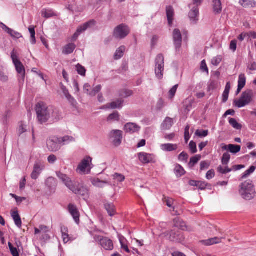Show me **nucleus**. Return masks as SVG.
<instances>
[{
    "label": "nucleus",
    "instance_id": "nucleus-14",
    "mask_svg": "<svg viewBox=\"0 0 256 256\" xmlns=\"http://www.w3.org/2000/svg\"><path fill=\"white\" fill-rule=\"evenodd\" d=\"M44 168V166L42 163L40 162L35 163L33 171L31 174L32 178L34 180L37 179Z\"/></svg>",
    "mask_w": 256,
    "mask_h": 256
},
{
    "label": "nucleus",
    "instance_id": "nucleus-62",
    "mask_svg": "<svg viewBox=\"0 0 256 256\" xmlns=\"http://www.w3.org/2000/svg\"><path fill=\"white\" fill-rule=\"evenodd\" d=\"M237 47V41L236 40H232L231 41L230 48L232 52H235L236 50Z\"/></svg>",
    "mask_w": 256,
    "mask_h": 256
},
{
    "label": "nucleus",
    "instance_id": "nucleus-61",
    "mask_svg": "<svg viewBox=\"0 0 256 256\" xmlns=\"http://www.w3.org/2000/svg\"><path fill=\"white\" fill-rule=\"evenodd\" d=\"M200 69L203 72H206L207 74H208V68L205 60H203L201 62Z\"/></svg>",
    "mask_w": 256,
    "mask_h": 256
},
{
    "label": "nucleus",
    "instance_id": "nucleus-52",
    "mask_svg": "<svg viewBox=\"0 0 256 256\" xmlns=\"http://www.w3.org/2000/svg\"><path fill=\"white\" fill-rule=\"evenodd\" d=\"M188 158V154L184 152H183L182 153H180L179 154L178 157V159L180 161L184 162H187Z\"/></svg>",
    "mask_w": 256,
    "mask_h": 256
},
{
    "label": "nucleus",
    "instance_id": "nucleus-24",
    "mask_svg": "<svg viewBox=\"0 0 256 256\" xmlns=\"http://www.w3.org/2000/svg\"><path fill=\"white\" fill-rule=\"evenodd\" d=\"M225 237L218 238L214 237L207 240H202V242L206 246H211L214 244H218L222 242V239L225 238Z\"/></svg>",
    "mask_w": 256,
    "mask_h": 256
},
{
    "label": "nucleus",
    "instance_id": "nucleus-51",
    "mask_svg": "<svg viewBox=\"0 0 256 256\" xmlns=\"http://www.w3.org/2000/svg\"><path fill=\"white\" fill-rule=\"evenodd\" d=\"M218 171L222 174H226L232 171V169L227 166L223 168L220 166L218 168Z\"/></svg>",
    "mask_w": 256,
    "mask_h": 256
},
{
    "label": "nucleus",
    "instance_id": "nucleus-7",
    "mask_svg": "<svg viewBox=\"0 0 256 256\" xmlns=\"http://www.w3.org/2000/svg\"><path fill=\"white\" fill-rule=\"evenodd\" d=\"M130 28L126 24H120L116 26L113 32V36L116 39L122 40L130 33Z\"/></svg>",
    "mask_w": 256,
    "mask_h": 256
},
{
    "label": "nucleus",
    "instance_id": "nucleus-40",
    "mask_svg": "<svg viewBox=\"0 0 256 256\" xmlns=\"http://www.w3.org/2000/svg\"><path fill=\"white\" fill-rule=\"evenodd\" d=\"M175 174L177 176H181L184 174V168L180 164L177 165L174 168Z\"/></svg>",
    "mask_w": 256,
    "mask_h": 256
},
{
    "label": "nucleus",
    "instance_id": "nucleus-45",
    "mask_svg": "<svg viewBox=\"0 0 256 256\" xmlns=\"http://www.w3.org/2000/svg\"><path fill=\"white\" fill-rule=\"evenodd\" d=\"M102 86L101 85L99 84L96 86V87L94 88L92 91L90 92V96H95L97 94H98L102 90Z\"/></svg>",
    "mask_w": 256,
    "mask_h": 256
},
{
    "label": "nucleus",
    "instance_id": "nucleus-23",
    "mask_svg": "<svg viewBox=\"0 0 256 256\" xmlns=\"http://www.w3.org/2000/svg\"><path fill=\"white\" fill-rule=\"evenodd\" d=\"M166 16L168 24L170 26L172 24L174 10L172 6H168L166 8Z\"/></svg>",
    "mask_w": 256,
    "mask_h": 256
},
{
    "label": "nucleus",
    "instance_id": "nucleus-50",
    "mask_svg": "<svg viewBox=\"0 0 256 256\" xmlns=\"http://www.w3.org/2000/svg\"><path fill=\"white\" fill-rule=\"evenodd\" d=\"M92 184L94 186L97 187H102L104 184H106V182L102 181L98 178L94 179L92 181Z\"/></svg>",
    "mask_w": 256,
    "mask_h": 256
},
{
    "label": "nucleus",
    "instance_id": "nucleus-29",
    "mask_svg": "<svg viewBox=\"0 0 256 256\" xmlns=\"http://www.w3.org/2000/svg\"><path fill=\"white\" fill-rule=\"evenodd\" d=\"M60 140V145H65L69 144L70 142L74 141V138L71 136H65L63 137L58 138Z\"/></svg>",
    "mask_w": 256,
    "mask_h": 256
},
{
    "label": "nucleus",
    "instance_id": "nucleus-43",
    "mask_svg": "<svg viewBox=\"0 0 256 256\" xmlns=\"http://www.w3.org/2000/svg\"><path fill=\"white\" fill-rule=\"evenodd\" d=\"M230 155L228 152H225L223 154L222 158V162L224 165H226L230 162Z\"/></svg>",
    "mask_w": 256,
    "mask_h": 256
},
{
    "label": "nucleus",
    "instance_id": "nucleus-42",
    "mask_svg": "<svg viewBox=\"0 0 256 256\" xmlns=\"http://www.w3.org/2000/svg\"><path fill=\"white\" fill-rule=\"evenodd\" d=\"M200 158L201 156L200 155H196L191 158L188 164L189 166L191 167L194 166L195 164L198 163Z\"/></svg>",
    "mask_w": 256,
    "mask_h": 256
},
{
    "label": "nucleus",
    "instance_id": "nucleus-54",
    "mask_svg": "<svg viewBox=\"0 0 256 256\" xmlns=\"http://www.w3.org/2000/svg\"><path fill=\"white\" fill-rule=\"evenodd\" d=\"M222 58L220 56L214 57L212 60V64L215 66H218L222 62Z\"/></svg>",
    "mask_w": 256,
    "mask_h": 256
},
{
    "label": "nucleus",
    "instance_id": "nucleus-27",
    "mask_svg": "<svg viewBox=\"0 0 256 256\" xmlns=\"http://www.w3.org/2000/svg\"><path fill=\"white\" fill-rule=\"evenodd\" d=\"M178 146L176 144H164L160 146L162 150L166 152H172L178 149Z\"/></svg>",
    "mask_w": 256,
    "mask_h": 256
},
{
    "label": "nucleus",
    "instance_id": "nucleus-35",
    "mask_svg": "<svg viewBox=\"0 0 256 256\" xmlns=\"http://www.w3.org/2000/svg\"><path fill=\"white\" fill-rule=\"evenodd\" d=\"M46 184L49 188L52 189L56 187L57 183L54 178L50 177L46 180Z\"/></svg>",
    "mask_w": 256,
    "mask_h": 256
},
{
    "label": "nucleus",
    "instance_id": "nucleus-13",
    "mask_svg": "<svg viewBox=\"0 0 256 256\" xmlns=\"http://www.w3.org/2000/svg\"><path fill=\"white\" fill-rule=\"evenodd\" d=\"M140 161L144 164L155 162V156L152 154L141 152L138 154Z\"/></svg>",
    "mask_w": 256,
    "mask_h": 256
},
{
    "label": "nucleus",
    "instance_id": "nucleus-5",
    "mask_svg": "<svg viewBox=\"0 0 256 256\" xmlns=\"http://www.w3.org/2000/svg\"><path fill=\"white\" fill-rule=\"evenodd\" d=\"M253 96L254 92L252 90H245L238 100H234V104L238 108L244 107L252 102Z\"/></svg>",
    "mask_w": 256,
    "mask_h": 256
},
{
    "label": "nucleus",
    "instance_id": "nucleus-10",
    "mask_svg": "<svg viewBox=\"0 0 256 256\" xmlns=\"http://www.w3.org/2000/svg\"><path fill=\"white\" fill-rule=\"evenodd\" d=\"M58 138L52 136L46 140V148L50 152H56L61 148Z\"/></svg>",
    "mask_w": 256,
    "mask_h": 256
},
{
    "label": "nucleus",
    "instance_id": "nucleus-17",
    "mask_svg": "<svg viewBox=\"0 0 256 256\" xmlns=\"http://www.w3.org/2000/svg\"><path fill=\"white\" fill-rule=\"evenodd\" d=\"M140 127L135 123L128 122L124 126V130L126 132L134 134L138 132Z\"/></svg>",
    "mask_w": 256,
    "mask_h": 256
},
{
    "label": "nucleus",
    "instance_id": "nucleus-20",
    "mask_svg": "<svg viewBox=\"0 0 256 256\" xmlns=\"http://www.w3.org/2000/svg\"><path fill=\"white\" fill-rule=\"evenodd\" d=\"M213 12L215 14H219L222 12V4L220 0H212Z\"/></svg>",
    "mask_w": 256,
    "mask_h": 256
},
{
    "label": "nucleus",
    "instance_id": "nucleus-39",
    "mask_svg": "<svg viewBox=\"0 0 256 256\" xmlns=\"http://www.w3.org/2000/svg\"><path fill=\"white\" fill-rule=\"evenodd\" d=\"M27 131V126L23 122H21L19 123L18 128V134L21 135L23 133Z\"/></svg>",
    "mask_w": 256,
    "mask_h": 256
},
{
    "label": "nucleus",
    "instance_id": "nucleus-18",
    "mask_svg": "<svg viewBox=\"0 0 256 256\" xmlns=\"http://www.w3.org/2000/svg\"><path fill=\"white\" fill-rule=\"evenodd\" d=\"M123 102L124 100H122V98H118L114 102H112L110 103L106 104L105 106H104L102 108L120 109L122 108Z\"/></svg>",
    "mask_w": 256,
    "mask_h": 256
},
{
    "label": "nucleus",
    "instance_id": "nucleus-11",
    "mask_svg": "<svg viewBox=\"0 0 256 256\" xmlns=\"http://www.w3.org/2000/svg\"><path fill=\"white\" fill-rule=\"evenodd\" d=\"M109 137L112 140L113 144L118 146L122 143V132L117 130H112L109 134Z\"/></svg>",
    "mask_w": 256,
    "mask_h": 256
},
{
    "label": "nucleus",
    "instance_id": "nucleus-26",
    "mask_svg": "<svg viewBox=\"0 0 256 256\" xmlns=\"http://www.w3.org/2000/svg\"><path fill=\"white\" fill-rule=\"evenodd\" d=\"M104 208L110 216H112L116 214L115 206L113 203H106L104 204Z\"/></svg>",
    "mask_w": 256,
    "mask_h": 256
},
{
    "label": "nucleus",
    "instance_id": "nucleus-46",
    "mask_svg": "<svg viewBox=\"0 0 256 256\" xmlns=\"http://www.w3.org/2000/svg\"><path fill=\"white\" fill-rule=\"evenodd\" d=\"M12 37L16 38H22V34L17 32L12 29L10 28V30H8V32Z\"/></svg>",
    "mask_w": 256,
    "mask_h": 256
},
{
    "label": "nucleus",
    "instance_id": "nucleus-2",
    "mask_svg": "<svg viewBox=\"0 0 256 256\" xmlns=\"http://www.w3.org/2000/svg\"><path fill=\"white\" fill-rule=\"evenodd\" d=\"M36 112L40 124L46 122L50 118L57 120L58 110L52 106H46L42 102L36 104Z\"/></svg>",
    "mask_w": 256,
    "mask_h": 256
},
{
    "label": "nucleus",
    "instance_id": "nucleus-34",
    "mask_svg": "<svg viewBox=\"0 0 256 256\" xmlns=\"http://www.w3.org/2000/svg\"><path fill=\"white\" fill-rule=\"evenodd\" d=\"M173 123L172 118L166 117L162 124V127L164 130H169L172 126Z\"/></svg>",
    "mask_w": 256,
    "mask_h": 256
},
{
    "label": "nucleus",
    "instance_id": "nucleus-49",
    "mask_svg": "<svg viewBox=\"0 0 256 256\" xmlns=\"http://www.w3.org/2000/svg\"><path fill=\"white\" fill-rule=\"evenodd\" d=\"M174 226L175 227H180V228L184 230L183 227L185 226V224L184 222H180L179 218H176L174 220Z\"/></svg>",
    "mask_w": 256,
    "mask_h": 256
},
{
    "label": "nucleus",
    "instance_id": "nucleus-19",
    "mask_svg": "<svg viewBox=\"0 0 256 256\" xmlns=\"http://www.w3.org/2000/svg\"><path fill=\"white\" fill-rule=\"evenodd\" d=\"M96 21L94 20H90L88 22L80 26L76 30L78 34H80L82 32L86 31L88 28H90L96 24Z\"/></svg>",
    "mask_w": 256,
    "mask_h": 256
},
{
    "label": "nucleus",
    "instance_id": "nucleus-58",
    "mask_svg": "<svg viewBox=\"0 0 256 256\" xmlns=\"http://www.w3.org/2000/svg\"><path fill=\"white\" fill-rule=\"evenodd\" d=\"M114 178L117 180L119 182H123L124 179L125 177L124 176H123L122 174H119L118 173H116L113 175Z\"/></svg>",
    "mask_w": 256,
    "mask_h": 256
},
{
    "label": "nucleus",
    "instance_id": "nucleus-59",
    "mask_svg": "<svg viewBox=\"0 0 256 256\" xmlns=\"http://www.w3.org/2000/svg\"><path fill=\"white\" fill-rule=\"evenodd\" d=\"M164 202H165L168 206L172 208L173 205L174 200L172 198H164L163 200Z\"/></svg>",
    "mask_w": 256,
    "mask_h": 256
},
{
    "label": "nucleus",
    "instance_id": "nucleus-4",
    "mask_svg": "<svg viewBox=\"0 0 256 256\" xmlns=\"http://www.w3.org/2000/svg\"><path fill=\"white\" fill-rule=\"evenodd\" d=\"M11 58L18 74L19 82L20 83L23 82L25 78V68L22 62L18 60V56L14 52V50L11 53Z\"/></svg>",
    "mask_w": 256,
    "mask_h": 256
},
{
    "label": "nucleus",
    "instance_id": "nucleus-60",
    "mask_svg": "<svg viewBox=\"0 0 256 256\" xmlns=\"http://www.w3.org/2000/svg\"><path fill=\"white\" fill-rule=\"evenodd\" d=\"M164 106V102L162 98H160L156 104V109L158 110H162Z\"/></svg>",
    "mask_w": 256,
    "mask_h": 256
},
{
    "label": "nucleus",
    "instance_id": "nucleus-41",
    "mask_svg": "<svg viewBox=\"0 0 256 256\" xmlns=\"http://www.w3.org/2000/svg\"><path fill=\"white\" fill-rule=\"evenodd\" d=\"M246 78L244 74H240L238 76V86L244 88L246 85Z\"/></svg>",
    "mask_w": 256,
    "mask_h": 256
},
{
    "label": "nucleus",
    "instance_id": "nucleus-28",
    "mask_svg": "<svg viewBox=\"0 0 256 256\" xmlns=\"http://www.w3.org/2000/svg\"><path fill=\"white\" fill-rule=\"evenodd\" d=\"M12 217V218L15 224L19 228L22 227V222L21 218L18 213V211H14L11 214Z\"/></svg>",
    "mask_w": 256,
    "mask_h": 256
},
{
    "label": "nucleus",
    "instance_id": "nucleus-25",
    "mask_svg": "<svg viewBox=\"0 0 256 256\" xmlns=\"http://www.w3.org/2000/svg\"><path fill=\"white\" fill-rule=\"evenodd\" d=\"M239 4L244 8H252L256 6L254 0H240Z\"/></svg>",
    "mask_w": 256,
    "mask_h": 256
},
{
    "label": "nucleus",
    "instance_id": "nucleus-1",
    "mask_svg": "<svg viewBox=\"0 0 256 256\" xmlns=\"http://www.w3.org/2000/svg\"><path fill=\"white\" fill-rule=\"evenodd\" d=\"M56 176L63 184L74 194L81 196L86 200L89 196V190L88 186L80 180H72L66 174L60 172H56Z\"/></svg>",
    "mask_w": 256,
    "mask_h": 256
},
{
    "label": "nucleus",
    "instance_id": "nucleus-37",
    "mask_svg": "<svg viewBox=\"0 0 256 256\" xmlns=\"http://www.w3.org/2000/svg\"><path fill=\"white\" fill-rule=\"evenodd\" d=\"M255 170L256 167L254 166H252L249 169H248L243 173L240 180L246 178L251 174L253 173L254 172Z\"/></svg>",
    "mask_w": 256,
    "mask_h": 256
},
{
    "label": "nucleus",
    "instance_id": "nucleus-22",
    "mask_svg": "<svg viewBox=\"0 0 256 256\" xmlns=\"http://www.w3.org/2000/svg\"><path fill=\"white\" fill-rule=\"evenodd\" d=\"M198 6L194 7L188 14V16L191 21L196 23L198 20V16L199 14V10Z\"/></svg>",
    "mask_w": 256,
    "mask_h": 256
},
{
    "label": "nucleus",
    "instance_id": "nucleus-32",
    "mask_svg": "<svg viewBox=\"0 0 256 256\" xmlns=\"http://www.w3.org/2000/svg\"><path fill=\"white\" fill-rule=\"evenodd\" d=\"M61 232L64 242L66 244L70 240L69 235L68 234V228L64 226H61Z\"/></svg>",
    "mask_w": 256,
    "mask_h": 256
},
{
    "label": "nucleus",
    "instance_id": "nucleus-16",
    "mask_svg": "<svg viewBox=\"0 0 256 256\" xmlns=\"http://www.w3.org/2000/svg\"><path fill=\"white\" fill-rule=\"evenodd\" d=\"M68 210L75 222L78 224L80 222V214L76 206L72 204H70L68 206Z\"/></svg>",
    "mask_w": 256,
    "mask_h": 256
},
{
    "label": "nucleus",
    "instance_id": "nucleus-12",
    "mask_svg": "<svg viewBox=\"0 0 256 256\" xmlns=\"http://www.w3.org/2000/svg\"><path fill=\"white\" fill-rule=\"evenodd\" d=\"M169 235V239L170 241L176 242H181L184 240V236L182 232L178 230H172L168 234Z\"/></svg>",
    "mask_w": 256,
    "mask_h": 256
},
{
    "label": "nucleus",
    "instance_id": "nucleus-38",
    "mask_svg": "<svg viewBox=\"0 0 256 256\" xmlns=\"http://www.w3.org/2000/svg\"><path fill=\"white\" fill-rule=\"evenodd\" d=\"M229 123L236 130H240L242 128V125L238 124L236 120L234 118H229Z\"/></svg>",
    "mask_w": 256,
    "mask_h": 256
},
{
    "label": "nucleus",
    "instance_id": "nucleus-30",
    "mask_svg": "<svg viewBox=\"0 0 256 256\" xmlns=\"http://www.w3.org/2000/svg\"><path fill=\"white\" fill-rule=\"evenodd\" d=\"M42 16L46 18H48L54 16H56V14L52 9H43L42 10Z\"/></svg>",
    "mask_w": 256,
    "mask_h": 256
},
{
    "label": "nucleus",
    "instance_id": "nucleus-47",
    "mask_svg": "<svg viewBox=\"0 0 256 256\" xmlns=\"http://www.w3.org/2000/svg\"><path fill=\"white\" fill-rule=\"evenodd\" d=\"M76 70L79 74L82 76H84L86 75V70L85 68L80 64H78L76 66Z\"/></svg>",
    "mask_w": 256,
    "mask_h": 256
},
{
    "label": "nucleus",
    "instance_id": "nucleus-33",
    "mask_svg": "<svg viewBox=\"0 0 256 256\" xmlns=\"http://www.w3.org/2000/svg\"><path fill=\"white\" fill-rule=\"evenodd\" d=\"M126 46H120L116 50L114 55V58L115 60H119L122 58L126 50Z\"/></svg>",
    "mask_w": 256,
    "mask_h": 256
},
{
    "label": "nucleus",
    "instance_id": "nucleus-64",
    "mask_svg": "<svg viewBox=\"0 0 256 256\" xmlns=\"http://www.w3.org/2000/svg\"><path fill=\"white\" fill-rule=\"evenodd\" d=\"M215 176V172L214 170H208L206 174V178L208 180H210Z\"/></svg>",
    "mask_w": 256,
    "mask_h": 256
},
{
    "label": "nucleus",
    "instance_id": "nucleus-48",
    "mask_svg": "<svg viewBox=\"0 0 256 256\" xmlns=\"http://www.w3.org/2000/svg\"><path fill=\"white\" fill-rule=\"evenodd\" d=\"M178 86V84H176L175 86H173L172 88L169 90L168 94L170 99H172L174 96Z\"/></svg>",
    "mask_w": 256,
    "mask_h": 256
},
{
    "label": "nucleus",
    "instance_id": "nucleus-21",
    "mask_svg": "<svg viewBox=\"0 0 256 256\" xmlns=\"http://www.w3.org/2000/svg\"><path fill=\"white\" fill-rule=\"evenodd\" d=\"M222 149L223 150H229L232 154H236L240 150L241 147L239 145L230 144L228 145H224L222 147Z\"/></svg>",
    "mask_w": 256,
    "mask_h": 256
},
{
    "label": "nucleus",
    "instance_id": "nucleus-57",
    "mask_svg": "<svg viewBox=\"0 0 256 256\" xmlns=\"http://www.w3.org/2000/svg\"><path fill=\"white\" fill-rule=\"evenodd\" d=\"M120 244L121 245L122 249L124 250L127 253H130V249L128 248V246L127 244H124V240L122 238H120Z\"/></svg>",
    "mask_w": 256,
    "mask_h": 256
},
{
    "label": "nucleus",
    "instance_id": "nucleus-63",
    "mask_svg": "<svg viewBox=\"0 0 256 256\" xmlns=\"http://www.w3.org/2000/svg\"><path fill=\"white\" fill-rule=\"evenodd\" d=\"M90 91H92L91 86L88 84H85L84 86V92L90 96Z\"/></svg>",
    "mask_w": 256,
    "mask_h": 256
},
{
    "label": "nucleus",
    "instance_id": "nucleus-44",
    "mask_svg": "<svg viewBox=\"0 0 256 256\" xmlns=\"http://www.w3.org/2000/svg\"><path fill=\"white\" fill-rule=\"evenodd\" d=\"M132 94V92L130 90L124 89L120 92V96L123 98H127Z\"/></svg>",
    "mask_w": 256,
    "mask_h": 256
},
{
    "label": "nucleus",
    "instance_id": "nucleus-9",
    "mask_svg": "<svg viewBox=\"0 0 256 256\" xmlns=\"http://www.w3.org/2000/svg\"><path fill=\"white\" fill-rule=\"evenodd\" d=\"M94 238L102 248L106 250H112L114 249L113 242L107 237L96 235Z\"/></svg>",
    "mask_w": 256,
    "mask_h": 256
},
{
    "label": "nucleus",
    "instance_id": "nucleus-31",
    "mask_svg": "<svg viewBox=\"0 0 256 256\" xmlns=\"http://www.w3.org/2000/svg\"><path fill=\"white\" fill-rule=\"evenodd\" d=\"M76 48V46L74 44H66L63 48L62 53L65 54H72Z\"/></svg>",
    "mask_w": 256,
    "mask_h": 256
},
{
    "label": "nucleus",
    "instance_id": "nucleus-56",
    "mask_svg": "<svg viewBox=\"0 0 256 256\" xmlns=\"http://www.w3.org/2000/svg\"><path fill=\"white\" fill-rule=\"evenodd\" d=\"M190 126L188 125L186 126L184 129V140L186 142H188L189 140L190 136L189 133V130H190Z\"/></svg>",
    "mask_w": 256,
    "mask_h": 256
},
{
    "label": "nucleus",
    "instance_id": "nucleus-36",
    "mask_svg": "<svg viewBox=\"0 0 256 256\" xmlns=\"http://www.w3.org/2000/svg\"><path fill=\"white\" fill-rule=\"evenodd\" d=\"M120 120L119 114L115 111L112 114H110L107 118V120L109 121H118Z\"/></svg>",
    "mask_w": 256,
    "mask_h": 256
},
{
    "label": "nucleus",
    "instance_id": "nucleus-8",
    "mask_svg": "<svg viewBox=\"0 0 256 256\" xmlns=\"http://www.w3.org/2000/svg\"><path fill=\"white\" fill-rule=\"evenodd\" d=\"M164 56L162 54H158L155 60V74L159 80L163 78L164 71Z\"/></svg>",
    "mask_w": 256,
    "mask_h": 256
},
{
    "label": "nucleus",
    "instance_id": "nucleus-53",
    "mask_svg": "<svg viewBox=\"0 0 256 256\" xmlns=\"http://www.w3.org/2000/svg\"><path fill=\"white\" fill-rule=\"evenodd\" d=\"M208 134V130H196L195 134L202 138L206 136Z\"/></svg>",
    "mask_w": 256,
    "mask_h": 256
},
{
    "label": "nucleus",
    "instance_id": "nucleus-15",
    "mask_svg": "<svg viewBox=\"0 0 256 256\" xmlns=\"http://www.w3.org/2000/svg\"><path fill=\"white\" fill-rule=\"evenodd\" d=\"M172 37L176 50L179 49L182 46V38L181 32L178 29L174 30Z\"/></svg>",
    "mask_w": 256,
    "mask_h": 256
},
{
    "label": "nucleus",
    "instance_id": "nucleus-3",
    "mask_svg": "<svg viewBox=\"0 0 256 256\" xmlns=\"http://www.w3.org/2000/svg\"><path fill=\"white\" fill-rule=\"evenodd\" d=\"M239 192L241 196L246 200H251L256 196V192L252 182L247 180L240 186Z\"/></svg>",
    "mask_w": 256,
    "mask_h": 256
},
{
    "label": "nucleus",
    "instance_id": "nucleus-55",
    "mask_svg": "<svg viewBox=\"0 0 256 256\" xmlns=\"http://www.w3.org/2000/svg\"><path fill=\"white\" fill-rule=\"evenodd\" d=\"M189 148L192 154H195L197 152L196 145L194 141L192 140L190 142Z\"/></svg>",
    "mask_w": 256,
    "mask_h": 256
},
{
    "label": "nucleus",
    "instance_id": "nucleus-6",
    "mask_svg": "<svg viewBox=\"0 0 256 256\" xmlns=\"http://www.w3.org/2000/svg\"><path fill=\"white\" fill-rule=\"evenodd\" d=\"M92 162V158L90 156H86L78 165L76 171L80 174H88L93 167Z\"/></svg>",
    "mask_w": 256,
    "mask_h": 256
}]
</instances>
